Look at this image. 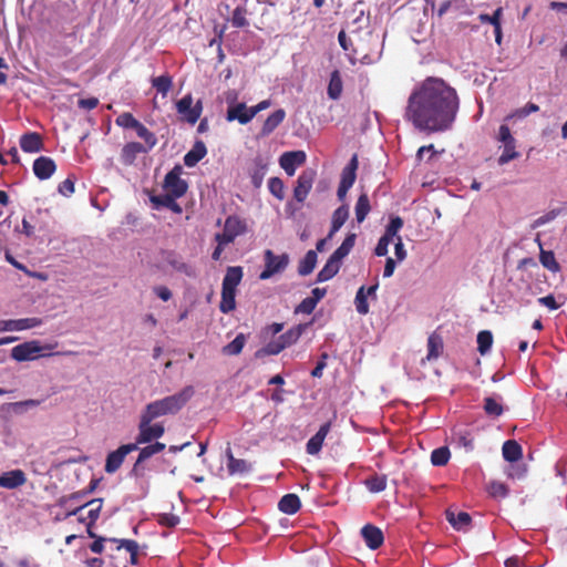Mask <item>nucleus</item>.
<instances>
[{
  "label": "nucleus",
  "mask_w": 567,
  "mask_h": 567,
  "mask_svg": "<svg viewBox=\"0 0 567 567\" xmlns=\"http://www.w3.org/2000/svg\"><path fill=\"white\" fill-rule=\"evenodd\" d=\"M135 132L137 134L138 137H141L142 140H144V142L147 144L148 148H153L156 143H157V138L155 136V134L153 132H151L144 124H142L141 122L138 123V125L136 126L135 128Z\"/></svg>",
  "instance_id": "8fccbe9b"
},
{
  "label": "nucleus",
  "mask_w": 567,
  "mask_h": 567,
  "mask_svg": "<svg viewBox=\"0 0 567 567\" xmlns=\"http://www.w3.org/2000/svg\"><path fill=\"white\" fill-rule=\"evenodd\" d=\"M55 169V162L49 156H40L33 162V173L41 181L50 178Z\"/></svg>",
  "instance_id": "4468645a"
},
{
  "label": "nucleus",
  "mask_w": 567,
  "mask_h": 567,
  "mask_svg": "<svg viewBox=\"0 0 567 567\" xmlns=\"http://www.w3.org/2000/svg\"><path fill=\"white\" fill-rule=\"evenodd\" d=\"M269 192L278 199H284L285 197V186L284 182L279 177H271L268 181Z\"/></svg>",
  "instance_id": "6e6d98bb"
},
{
  "label": "nucleus",
  "mask_w": 567,
  "mask_h": 567,
  "mask_svg": "<svg viewBox=\"0 0 567 567\" xmlns=\"http://www.w3.org/2000/svg\"><path fill=\"white\" fill-rule=\"evenodd\" d=\"M502 14H503V9L499 7L497 8L493 14H487V13H481L478 16V19L482 23H489L492 24L493 27H496V25H499L501 24V18H502Z\"/></svg>",
  "instance_id": "13d9d810"
},
{
  "label": "nucleus",
  "mask_w": 567,
  "mask_h": 567,
  "mask_svg": "<svg viewBox=\"0 0 567 567\" xmlns=\"http://www.w3.org/2000/svg\"><path fill=\"white\" fill-rule=\"evenodd\" d=\"M176 111L184 121L194 125L202 115L203 102L198 100L195 104H193L192 94H186L176 102Z\"/></svg>",
  "instance_id": "423d86ee"
},
{
  "label": "nucleus",
  "mask_w": 567,
  "mask_h": 567,
  "mask_svg": "<svg viewBox=\"0 0 567 567\" xmlns=\"http://www.w3.org/2000/svg\"><path fill=\"white\" fill-rule=\"evenodd\" d=\"M371 210L370 200L367 194H361L355 204V218L362 223Z\"/></svg>",
  "instance_id": "ea45409f"
},
{
  "label": "nucleus",
  "mask_w": 567,
  "mask_h": 567,
  "mask_svg": "<svg viewBox=\"0 0 567 567\" xmlns=\"http://www.w3.org/2000/svg\"><path fill=\"white\" fill-rule=\"evenodd\" d=\"M166 445L164 443H161V442H154V443H151L144 447H142L140 450V454L137 456V460L131 471V474L134 475V476H140V465L145 462L146 460H148L150 457H152L153 455L155 454H158L161 452H163L165 450Z\"/></svg>",
  "instance_id": "dca6fc26"
},
{
  "label": "nucleus",
  "mask_w": 567,
  "mask_h": 567,
  "mask_svg": "<svg viewBox=\"0 0 567 567\" xmlns=\"http://www.w3.org/2000/svg\"><path fill=\"white\" fill-rule=\"evenodd\" d=\"M488 494L494 498H505L508 495V487L506 484L493 481L487 487Z\"/></svg>",
  "instance_id": "603ef678"
},
{
  "label": "nucleus",
  "mask_w": 567,
  "mask_h": 567,
  "mask_svg": "<svg viewBox=\"0 0 567 567\" xmlns=\"http://www.w3.org/2000/svg\"><path fill=\"white\" fill-rule=\"evenodd\" d=\"M58 190L61 195L69 197L74 193V181L68 177L59 184Z\"/></svg>",
  "instance_id": "0e129e2a"
},
{
  "label": "nucleus",
  "mask_w": 567,
  "mask_h": 567,
  "mask_svg": "<svg viewBox=\"0 0 567 567\" xmlns=\"http://www.w3.org/2000/svg\"><path fill=\"white\" fill-rule=\"evenodd\" d=\"M246 343V337L243 333L236 336V338L223 348V353L226 355H238Z\"/></svg>",
  "instance_id": "a19ab883"
},
{
  "label": "nucleus",
  "mask_w": 567,
  "mask_h": 567,
  "mask_svg": "<svg viewBox=\"0 0 567 567\" xmlns=\"http://www.w3.org/2000/svg\"><path fill=\"white\" fill-rule=\"evenodd\" d=\"M300 507L301 502L299 496L292 493L284 495L278 503L279 511L287 515L296 514Z\"/></svg>",
  "instance_id": "393cba45"
},
{
  "label": "nucleus",
  "mask_w": 567,
  "mask_h": 567,
  "mask_svg": "<svg viewBox=\"0 0 567 567\" xmlns=\"http://www.w3.org/2000/svg\"><path fill=\"white\" fill-rule=\"evenodd\" d=\"M84 507H89V512H87L89 527H92V525L99 518L100 512L102 509V499L101 498H95V499L89 501L87 503H85L83 505L76 506L75 508L70 511L66 514V516L76 515Z\"/></svg>",
  "instance_id": "aec40b11"
},
{
  "label": "nucleus",
  "mask_w": 567,
  "mask_h": 567,
  "mask_svg": "<svg viewBox=\"0 0 567 567\" xmlns=\"http://www.w3.org/2000/svg\"><path fill=\"white\" fill-rule=\"evenodd\" d=\"M247 9L243 6H238L231 16V24L236 28H245L248 27L249 22L246 18Z\"/></svg>",
  "instance_id": "3c124183"
},
{
  "label": "nucleus",
  "mask_w": 567,
  "mask_h": 567,
  "mask_svg": "<svg viewBox=\"0 0 567 567\" xmlns=\"http://www.w3.org/2000/svg\"><path fill=\"white\" fill-rule=\"evenodd\" d=\"M309 324L310 323H299L287 330L285 333H282L279 337V340L282 343L284 348L286 349L287 347L296 343L302 336V333L306 331Z\"/></svg>",
  "instance_id": "c85d7f7f"
},
{
  "label": "nucleus",
  "mask_w": 567,
  "mask_h": 567,
  "mask_svg": "<svg viewBox=\"0 0 567 567\" xmlns=\"http://www.w3.org/2000/svg\"><path fill=\"white\" fill-rule=\"evenodd\" d=\"M444 344L442 337L433 332L427 338V361L436 360L443 353Z\"/></svg>",
  "instance_id": "bb28decb"
},
{
  "label": "nucleus",
  "mask_w": 567,
  "mask_h": 567,
  "mask_svg": "<svg viewBox=\"0 0 567 567\" xmlns=\"http://www.w3.org/2000/svg\"><path fill=\"white\" fill-rule=\"evenodd\" d=\"M317 264V252L309 250L305 255L303 259L299 262L298 272L300 276H307L311 274Z\"/></svg>",
  "instance_id": "c9c22d12"
},
{
  "label": "nucleus",
  "mask_w": 567,
  "mask_h": 567,
  "mask_svg": "<svg viewBox=\"0 0 567 567\" xmlns=\"http://www.w3.org/2000/svg\"><path fill=\"white\" fill-rule=\"evenodd\" d=\"M343 90V82L339 70H334L330 74V81L327 89V94L331 100L340 99Z\"/></svg>",
  "instance_id": "7c9ffc66"
},
{
  "label": "nucleus",
  "mask_w": 567,
  "mask_h": 567,
  "mask_svg": "<svg viewBox=\"0 0 567 567\" xmlns=\"http://www.w3.org/2000/svg\"><path fill=\"white\" fill-rule=\"evenodd\" d=\"M45 347H42L39 341L32 340L18 344L12 348L11 357L18 362L30 361L41 357V351ZM51 349L50 346L47 347Z\"/></svg>",
  "instance_id": "1a4fd4ad"
},
{
  "label": "nucleus",
  "mask_w": 567,
  "mask_h": 567,
  "mask_svg": "<svg viewBox=\"0 0 567 567\" xmlns=\"http://www.w3.org/2000/svg\"><path fill=\"white\" fill-rule=\"evenodd\" d=\"M244 272L240 266L228 267L221 285V300L219 310L223 313L233 311L236 307V288L243 279Z\"/></svg>",
  "instance_id": "7ed1b4c3"
},
{
  "label": "nucleus",
  "mask_w": 567,
  "mask_h": 567,
  "mask_svg": "<svg viewBox=\"0 0 567 567\" xmlns=\"http://www.w3.org/2000/svg\"><path fill=\"white\" fill-rule=\"evenodd\" d=\"M115 123L121 127L135 130L140 121H137L130 112H124L116 117Z\"/></svg>",
  "instance_id": "4d7b16f0"
},
{
  "label": "nucleus",
  "mask_w": 567,
  "mask_h": 567,
  "mask_svg": "<svg viewBox=\"0 0 567 567\" xmlns=\"http://www.w3.org/2000/svg\"><path fill=\"white\" fill-rule=\"evenodd\" d=\"M152 85L158 93H161L163 96H166L173 85L172 78L168 74L153 78Z\"/></svg>",
  "instance_id": "37998d69"
},
{
  "label": "nucleus",
  "mask_w": 567,
  "mask_h": 567,
  "mask_svg": "<svg viewBox=\"0 0 567 567\" xmlns=\"http://www.w3.org/2000/svg\"><path fill=\"white\" fill-rule=\"evenodd\" d=\"M316 301L307 297L296 307L295 312L310 315L316 309Z\"/></svg>",
  "instance_id": "052dcab7"
},
{
  "label": "nucleus",
  "mask_w": 567,
  "mask_h": 567,
  "mask_svg": "<svg viewBox=\"0 0 567 567\" xmlns=\"http://www.w3.org/2000/svg\"><path fill=\"white\" fill-rule=\"evenodd\" d=\"M285 348L278 338L276 340L268 342L262 349L258 350L256 352V355H276L280 353Z\"/></svg>",
  "instance_id": "864d4df0"
},
{
  "label": "nucleus",
  "mask_w": 567,
  "mask_h": 567,
  "mask_svg": "<svg viewBox=\"0 0 567 567\" xmlns=\"http://www.w3.org/2000/svg\"><path fill=\"white\" fill-rule=\"evenodd\" d=\"M207 154V148L204 142L196 141L193 148L188 151L184 156V164L187 167H194L199 161H202Z\"/></svg>",
  "instance_id": "5701e85b"
},
{
  "label": "nucleus",
  "mask_w": 567,
  "mask_h": 567,
  "mask_svg": "<svg viewBox=\"0 0 567 567\" xmlns=\"http://www.w3.org/2000/svg\"><path fill=\"white\" fill-rule=\"evenodd\" d=\"M514 140L515 138L513 137L508 125H506V124L501 125L499 131H498V141L502 142L503 144H505L507 142L511 143Z\"/></svg>",
  "instance_id": "774afa93"
},
{
  "label": "nucleus",
  "mask_w": 567,
  "mask_h": 567,
  "mask_svg": "<svg viewBox=\"0 0 567 567\" xmlns=\"http://www.w3.org/2000/svg\"><path fill=\"white\" fill-rule=\"evenodd\" d=\"M460 107L458 95L439 78H427L408 100L405 117L415 128L429 133L452 127Z\"/></svg>",
  "instance_id": "f257e3e1"
},
{
  "label": "nucleus",
  "mask_w": 567,
  "mask_h": 567,
  "mask_svg": "<svg viewBox=\"0 0 567 567\" xmlns=\"http://www.w3.org/2000/svg\"><path fill=\"white\" fill-rule=\"evenodd\" d=\"M147 148H145L141 143L138 142H130L126 143L122 148V161L126 165H131L136 159L137 155L141 153H146Z\"/></svg>",
  "instance_id": "a878e982"
},
{
  "label": "nucleus",
  "mask_w": 567,
  "mask_h": 567,
  "mask_svg": "<svg viewBox=\"0 0 567 567\" xmlns=\"http://www.w3.org/2000/svg\"><path fill=\"white\" fill-rule=\"evenodd\" d=\"M539 260L542 265L553 272L560 270V266L557 262L555 255L551 250L540 249Z\"/></svg>",
  "instance_id": "a18cd8bd"
},
{
  "label": "nucleus",
  "mask_w": 567,
  "mask_h": 567,
  "mask_svg": "<svg viewBox=\"0 0 567 567\" xmlns=\"http://www.w3.org/2000/svg\"><path fill=\"white\" fill-rule=\"evenodd\" d=\"M361 536L368 548L375 550L380 548L384 542V535L381 528L367 524L361 528Z\"/></svg>",
  "instance_id": "ddd939ff"
},
{
  "label": "nucleus",
  "mask_w": 567,
  "mask_h": 567,
  "mask_svg": "<svg viewBox=\"0 0 567 567\" xmlns=\"http://www.w3.org/2000/svg\"><path fill=\"white\" fill-rule=\"evenodd\" d=\"M349 218V208L347 205H342L338 207L333 214L331 219V228L328 234V238H332L333 235L343 226V224Z\"/></svg>",
  "instance_id": "c756f323"
},
{
  "label": "nucleus",
  "mask_w": 567,
  "mask_h": 567,
  "mask_svg": "<svg viewBox=\"0 0 567 567\" xmlns=\"http://www.w3.org/2000/svg\"><path fill=\"white\" fill-rule=\"evenodd\" d=\"M539 110L538 105L532 102H528L524 107L516 110L513 114L506 116V121L512 120L513 117H525L530 113L537 112Z\"/></svg>",
  "instance_id": "bf43d9fd"
},
{
  "label": "nucleus",
  "mask_w": 567,
  "mask_h": 567,
  "mask_svg": "<svg viewBox=\"0 0 567 567\" xmlns=\"http://www.w3.org/2000/svg\"><path fill=\"white\" fill-rule=\"evenodd\" d=\"M286 118V111L284 109H278L272 112L264 122L260 135L268 136L270 135Z\"/></svg>",
  "instance_id": "4be33fe9"
},
{
  "label": "nucleus",
  "mask_w": 567,
  "mask_h": 567,
  "mask_svg": "<svg viewBox=\"0 0 567 567\" xmlns=\"http://www.w3.org/2000/svg\"><path fill=\"white\" fill-rule=\"evenodd\" d=\"M451 452L447 446H441L432 451L431 463L434 466H444L449 463Z\"/></svg>",
  "instance_id": "79ce46f5"
},
{
  "label": "nucleus",
  "mask_w": 567,
  "mask_h": 567,
  "mask_svg": "<svg viewBox=\"0 0 567 567\" xmlns=\"http://www.w3.org/2000/svg\"><path fill=\"white\" fill-rule=\"evenodd\" d=\"M559 214V210H556V209H553L546 214H544L543 216L538 217L537 219H535L532 224V228L535 229V228H538L547 223H550L553 221Z\"/></svg>",
  "instance_id": "e2e57ef3"
},
{
  "label": "nucleus",
  "mask_w": 567,
  "mask_h": 567,
  "mask_svg": "<svg viewBox=\"0 0 567 567\" xmlns=\"http://www.w3.org/2000/svg\"><path fill=\"white\" fill-rule=\"evenodd\" d=\"M484 412L489 415V416H494V417H497L499 415L503 414V405L501 404V402H498L495 398L493 396H487L484 399Z\"/></svg>",
  "instance_id": "49530a36"
},
{
  "label": "nucleus",
  "mask_w": 567,
  "mask_h": 567,
  "mask_svg": "<svg viewBox=\"0 0 567 567\" xmlns=\"http://www.w3.org/2000/svg\"><path fill=\"white\" fill-rule=\"evenodd\" d=\"M306 153L303 151L285 152L279 157V164L287 175L292 176L298 166L306 162Z\"/></svg>",
  "instance_id": "f8f14e48"
},
{
  "label": "nucleus",
  "mask_w": 567,
  "mask_h": 567,
  "mask_svg": "<svg viewBox=\"0 0 567 567\" xmlns=\"http://www.w3.org/2000/svg\"><path fill=\"white\" fill-rule=\"evenodd\" d=\"M136 451V444H123L117 450L110 452L106 456L104 470L109 474L115 473L123 464L125 456Z\"/></svg>",
  "instance_id": "9b49d317"
},
{
  "label": "nucleus",
  "mask_w": 567,
  "mask_h": 567,
  "mask_svg": "<svg viewBox=\"0 0 567 567\" xmlns=\"http://www.w3.org/2000/svg\"><path fill=\"white\" fill-rule=\"evenodd\" d=\"M154 419L141 412L140 421H138V433L136 435L135 442L136 451L138 450V445L152 443L153 441L158 440L165 433V426L163 423L157 422L153 423Z\"/></svg>",
  "instance_id": "20e7f679"
},
{
  "label": "nucleus",
  "mask_w": 567,
  "mask_h": 567,
  "mask_svg": "<svg viewBox=\"0 0 567 567\" xmlns=\"http://www.w3.org/2000/svg\"><path fill=\"white\" fill-rule=\"evenodd\" d=\"M355 234H349L342 244L331 255L336 260L340 261L349 255L355 243Z\"/></svg>",
  "instance_id": "e433bc0d"
},
{
  "label": "nucleus",
  "mask_w": 567,
  "mask_h": 567,
  "mask_svg": "<svg viewBox=\"0 0 567 567\" xmlns=\"http://www.w3.org/2000/svg\"><path fill=\"white\" fill-rule=\"evenodd\" d=\"M359 166L358 155L353 154L350 162L342 169L340 183L352 186L357 178V169Z\"/></svg>",
  "instance_id": "72a5a7b5"
},
{
  "label": "nucleus",
  "mask_w": 567,
  "mask_h": 567,
  "mask_svg": "<svg viewBox=\"0 0 567 567\" xmlns=\"http://www.w3.org/2000/svg\"><path fill=\"white\" fill-rule=\"evenodd\" d=\"M27 482L25 473L22 470H12L0 475V487L14 489Z\"/></svg>",
  "instance_id": "f3484780"
},
{
  "label": "nucleus",
  "mask_w": 567,
  "mask_h": 567,
  "mask_svg": "<svg viewBox=\"0 0 567 567\" xmlns=\"http://www.w3.org/2000/svg\"><path fill=\"white\" fill-rule=\"evenodd\" d=\"M364 484L371 493H380L386 488L388 477L386 475L374 474L372 476H369L364 481Z\"/></svg>",
  "instance_id": "58836bf2"
},
{
  "label": "nucleus",
  "mask_w": 567,
  "mask_h": 567,
  "mask_svg": "<svg viewBox=\"0 0 567 567\" xmlns=\"http://www.w3.org/2000/svg\"><path fill=\"white\" fill-rule=\"evenodd\" d=\"M228 122L238 121L245 125L252 120L250 109L245 103H237L234 106H229L226 114Z\"/></svg>",
  "instance_id": "6ab92c4d"
},
{
  "label": "nucleus",
  "mask_w": 567,
  "mask_h": 567,
  "mask_svg": "<svg viewBox=\"0 0 567 567\" xmlns=\"http://www.w3.org/2000/svg\"><path fill=\"white\" fill-rule=\"evenodd\" d=\"M110 542L118 543L117 549L125 548L130 553V555L135 551H138V544L133 539L110 538Z\"/></svg>",
  "instance_id": "680f3d73"
},
{
  "label": "nucleus",
  "mask_w": 567,
  "mask_h": 567,
  "mask_svg": "<svg viewBox=\"0 0 567 567\" xmlns=\"http://www.w3.org/2000/svg\"><path fill=\"white\" fill-rule=\"evenodd\" d=\"M166 262L176 271L184 274L187 277H195L196 271L193 266L185 262L182 257L175 252H169L166 257Z\"/></svg>",
  "instance_id": "b1692460"
},
{
  "label": "nucleus",
  "mask_w": 567,
  "mask_h": 567,
  "mask_svg": "<svg viewBox=\"0 0 567 567\" xmlns=\"http://www.w3.org/2000/svg\"><path fill=\"white\" fill-rule=\"evenodd\" d=\"M446 519L447 522L453 526V528L457 529V530H467L470 525H471V522H472V517L468 513L466 512H455L451 508L446 509Z\"/></svg>",
  "instance_id": "412c9836"
},
{
  "label": "nucleus",
  "mask_w": 567,
  "mask_h": 567,
  "mask_svg": "<svg viewBox=\"0 0 567 567\" xmlns=\"http://www.w3.org/2000/svg\"><path fill=\"white\" fill-rule=\"evenodd\" d=\"M403 227V219L400 216L392 217L385 227L383 236L393 240L398 236L399 230Z\"/></svg>",
  "instance_id": "5fc2aeb1"
},
{
  "label": "nucleus",
  "mask_w": 567,
  "mask_h": 567,
  "mask_svg": "<svg viewBox=\"0 0 567 567\" xmlns=\"http://www.w3.org/2000/svg\"><path fill=\"white\" fill-rule=\"evenodd\" d=\"M194 395V388L187 385L179 392L165 396L159 400H155L145 405L142 412L154 420L178 413Z\"/></svg>",
  "instance_id": "f03ea898"
},
{
  "label": "nucleus",
  "mask_w": 567,
  "mask_h": 567,
  "mask_svg": "<svg viewBox=\"0 0 567 567\" xmlns=\"http://www.w3.org/2000/svg\"><path fill=\"white\" fill-rule=\"evenodd\" d=\"M182 173L183 167L181 165H175L173 169L166 174L163 183V188L166 193L178 198L183 197L188 189L187 182L181 178Z\"/></svg>",
  "instance_id": "0eeeda50"
},
{
  "label": "nucleus",
  "mask_w": 567,
  "mask_h": 567,
  "mask_svg": "<svg viewBox=\"0 0 567 567\" xmlns=\"http://www.w3.org/2000/svg\"><path fill=\"white\" fill-rule=\"evenodd\" d=\"M177 198L178 197H175L174 195L166 193L164 195H153V196H151V202L157 208L158 207H166V208L172 209L175 213H181L182 208L176 203Z\"/></svg>",
  "instance_id": "2f4dec72"
},
{
  "label": "nucleus",
  "mask_w": 567,
  "mask_h": 567,
  "mask_svg": "<svg viewBox=\"0 0 567 567\" xmlns=\"http://www.w3.org/2000/svg\"><path fill=\"white\" fill-rule=\"evenodd\" d=\"M516 141H512L511 143L507 142L504 144V151L503 153L501 154V156L498 157V164L499 165H504V164H507L508 162L517 158L519 156V153L516 152Z\"/></svg>",
  "instance_id": "de8ad7c7"
},
{
  "label": "nucleus",
  "mask_w": 567,
  "mask_h": 567,
  "mask_svg": "<svg viewBox=\"0 0 567 567\" xmlns=\"http://www.w3.org/2000/svg\"><path fill=\"white\" fill-rule=\"evenodd\" d=\"M331 429V421H328L323 423L318 432L309 439V441L306 444V451L310 455H317L323 445L324 439L330 432Z\"/></svg>",
  "instance_id": "2eb2a0df"
},
{
  "label": "nucleus",
  "mask_w": 567,
  "mask_h": 567,
  "mask_svg": "<svg viewBox=\"0 0 567 567\" xmlns=\"http://www.w3.org/2000/svg\"><path fill=\"white\" fill-rule=\"evenodd\" d=\"M227 467L230 474H243L250 470V465L245 460L236 458L230 449L227 450Z\"/></svg>",
  "instance_id": "f704fd0d"
},
{
  "label": "nucleus",
  "mask_w": 567,
  "mask_h": 567,
  "mask_svg": "<svg viewBox=\"0 0 567 567\" xmlns=\"http://www.w3.org/2000/svg\"><path fill=\"white\" fill-rule=\"evenodd\" d=\"M265 268L259 275L260 280H267L274 275L284 271L289 264L288 254L276 255L271 249L264 252Z\"/></svg>",
  "instance_id": "39448f33"
},
{
  "label": "nucleus",
  "mask_w": 567,
  "mask_h": 567,
  "mask_svg": "<svg viewBox=\"0 0 567 567\" xmlns=\"http://www.w3.org/2000/svg\"><path fill=\"white\" fill-rule=\"evenodd\" d=\"M19 324H20V331L21 330H27V329H31V328H35V327L41 326L42 324V319L37 318V317L23 318V319H19Z\"/></svg>",
  "instance_id": "338daca9"
},
{
  "label": "nucleus",
  "mask_w": 567,
  "mask_h": 567,
  "mask_svg": "<svg viewBox=\"0 0 567 567\" xmlns=\"http://www.w3.org/2000/svg\"><path fill=\"white\" fill-rule=\"evenodd\" d=\"M354 305L358 313L367 315L369 312L368 297L365 293V287L361 286L355 295Z\"/></svg>",
  "instance_id": "09e8293b"
},
{
  "label": "nucleus",
  "mask_w": 567,
  "mask_h": 567,
  "mask_svg": "<svg viewBox=\"0 0 567 567\" xmlns=\"http://www.w3.org/2000/svg\"><path fill=\"white\" fill-rule=\"evenodd\" d=\"M493 344V334L488 330L480 331L477 334V350L484 355L486 354Z\"/></svg>",
  "instance_id": "c03bdc74"
},
{
  "label": "nucleus",
  "mask_w": 567,
  "mask_h": 567,
  "mask_svg": "<svg viewBox=\"0 0 567 567\" xmlns=\"http://www.w3.org/2000/svg\"><path fill=\"white\" fill-rule=\"evenodd\" d=\"M20 147L25 153H37L43 150L42 136L37 132H28L20 137Z\"/></svg>",
  "instance_id": "a211bd4d"
},
{
  "label": "nucleus",
  "mask_w": 567,
  "mask_h": 567,
  "mask_svg": "<svg viewBox=\"0 0 567 567\" xmlns=\"http://www.w3.org/2000/svg\"><path fill=\"white\" fill-rule=\"evenodd\" d=\"M317 172L313 168H307L300 173L293 189V198L303 203L312 188Z\"/></svg>",
  "instance_id": "9d476101"
},
{
  "label": "nucleus",
  "mask_w": 567,
  "mask_h": 567,
  "mask_svg": "<svg viewBox=\"0 0 567 567\" xmlns=\"http://www.w3.org/2000/svg\"><path fill=\"white\" fill-rule=\"evenodd\" d=\"M392 240L389 239L388 237L385 236H382L378 244H377V247L374 249V254L379 257H383L388 254V248H389V245Z\"/></svg>",
  "instance_id": "69168bd1"
},
{
  "label": "nucleus",
  "mask_w": 567,
  "mask_h": 567,
  "mask_svg": "<svg viewBox=\"0 0 567 567\" xmlns=\"http://www.w3.org/2000/svg\"><path fill=\"white\" fill-rule=\"evenodd\" d=\"M503 457L505 461L514 463L523 457V449L515 440H508L502 447Z\"/></svg>",
  "instance_id": "cd10ccee"
},
{
  "label": "nucleus",
  "mask_w": 567,
  "mask_h": 567,
  "mask_svg": "<svg viewBox=\"0 0 567 567\" xmlns=\"http://www.w3.org/2000/svg\"><path fill=\"white\" fill-rule=\"evenodd\" d=\"M268 171V164L265 163L261 158H256L252 173H251V183L255 187H260L264 181V177Z\"/></svg>",
  "instance_id": "4c0bfd02"
},
{
  "label": "nucleus",
  "mask_w": 567,
  "mask_h": 567,
  "mask_svg": "<svg viewBox=\"0 0 567 567\" xmlns=\"http://www.w3.org/2000/svg\"><path fill=\"white\" fill-rule=\"evenodd\" d=\"M245 231L246 223L240 217L231 215L226 218L223 233L215 235V240L220 244H230Z\"/></svg>",
  "instance_id": "6e6552de"
},
{
  "label": "nucleus",
  "mask_w": 567,
  "mask_h": 567,
  "mask_svg": "<svg viewBox=\"0 0 567 567\" xmlns=\"http://www.w3.org/2000/svg\"><path fill=\"white\" fill-rule=\"evenodd\" d=\"M341 262L330 256L323 268L318 272L317 281L324 282L327 280H330L338 274Z\"/></svg>",
  "instance_id": "473e14b6"
}]
</instances>
